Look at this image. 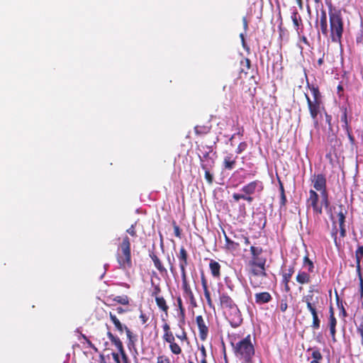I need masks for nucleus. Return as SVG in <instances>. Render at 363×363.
<instances>
[{"label": "nucleus", "mask_w": 363, "mask_h": 363, "mask_svg": "<svg viewBox=\"0 0 363 363\" xmlns=\"http://www.w3.org/2000/svg\"><path fill=\"white\" fill-rule=\"evenodd\" d=\"M197 150L200 152V153H203L205 152H212L213 150L212 145H201L198 147Z\"/></svg>", "instance_id": "obj_46"}, {"label": "nucleus", "mask_w": 363, "mask_h": 363, "mask_svg": "<svg viewBox=\"0 0 363 363\" xmlns=\"http://www.w3.org/2000/svg\"><path fill=\"white\" fill-rule=\"evenodd\" d=\"M311 272L305 271H299L296 277V281L301 284H308L311 282Z\"/></svg>", "instance_id": "obj_26"}, {"label": "nucleus", "mask_w": 363, "mask_h": 363, "mask_svg": "<svg viewBox=\"0 0 363 363\" xmlns=\"http://www.w3.org/2000/svg\"><path fill=\"white\" fill-rule=\"evenodd\" d=\"M328 7L329 21L330 23V38L331 41L340 43L343 33V19L340 10L333 8L331 0H325Z\"/></svg>", "instance_id": "obj_3"}, {"label": "nucleus", "mask_w": 363, "mask_h": 363, "mask_svg": "<svg viewBox=\"0 0 363 363\" xmlns=\"http://www.w3.org/2000/svg\"><path fill=\"white\" fill-rule=\"evenodd\" d=\"M196 322L199 328V337L201 340L204 341L206 340L208 334V328L206 325L204 319L202 315H197L196 318Z\"/></svg>", "instance_id": "obj_17"}, {"label": "nucleus", "mask_w": 363, "mask_h": 363, "mask_svg": "<svg viewBox=\"0 0 363 363\" xmlns=\"http://www.w3.org/2000/svg\"><path fill=\"white\" fill-rule=\"evenodd\" d=\"M218 291L219 293V305L220 308L224 310V312L228 311L237 306L233 298L226 293L220 294V289H218Z\"/></svg>", "instance_id": "obj_15"}, {"label": "nucleus", "mask_w": 363, "mask_h": 363, "mask_svg": "<svg viewBox=\"0 0 363 363\" xmlns=\"http://www.w3.org/2000/svg\"><path fill=\"white\" fill-rule=\"evenodd\" d=\"M263 189V183L259 180H254L242 187V193H234L232 197L235 202H238L242 199L246 201L249 204H251L254 201L252 195L256 192L261 193Z\"/></svg>", "instance_id": "obj_4"}, {"label": "nucleus", "mask_w": 363, "mask_h": 363, "mask_svg": "<svg viewBox=\"0 0 363 363\" xmlns=\"http://www.w3.org/2000/svg\"><path fill=\"white\" fill-rule=\"evenodd\" d=\"M314 292L319 294V290L315 289L314 285H311L309 286L307 294L304 295L301 298L302 302L306 303V308L310 313L319 311V309L321 308L322 298L318 296H315Z\"/></svg>", "instance_id": "obj_6"}, {"label": "nucleus", "mask_w": 363, "mask_h": 363, "mask_svg": "<svg viewBox=\"0 0 363 363\" xmlns=\"http://www.w3.org/2000/svg\"><path fill=\"white\" fill-rule=\"evenodd\" d=\"M220 264L216 260L211 259L209 263L211 273L214 278L220 277Z\"/></svg>", "instance_id": "obj_28"}, {"label": "nucleus", "mask_w": 363, "mask_h": 363, "mask_svg": "<svg viewBox=\"0 0 363 363\" xmlns=\"http://www.w3.org/2000/svg\"><path fill=\"white\" fill-rule=\"evenodd\" d=\"M311 181L314 188L313 190L320 191V193L328 191L327 179L325 174H314L311 176Z\"/></svg>", "instance_id": "obj_8"}, {"label": "nucleus", "mask_w": 363, "mask_h": 363, "mask_svg": "<svg viewBox=\"0 0 363 363\" xmlns=\"http://www.w3.org/2000/svg\"><path fill=\"white\" fill-rule=\"evenodd\" d=\"M347 213V211L345 209L344 206L342 204L339 205V212L337 213L338 223L345 222V217Z\"/></svg>", "instance_id": "obj_42"}, {"label": "nucleus", "mask_w": 363, "mask_h": 363, "mask_svg": "<svg viewBox=\"0 0 363 363\" xmlns=\"http://www.w3.org/2000/svg\"><path fill=\"white\" fill-rule=\"evenodd\" d=\"M107 298L108 300H111L123 306H128L130 303L129 298L127 295L117 296L114 297H113V296H109Z\"/></svg>", "instance_id": "obj_30"}, {"label": "nucleus", "mask_w": 363, "mask_h": 363, "mask_svg": "<svg viewBox=\"0 0 363 363\" xmlns=\"http://www.w3.org/2000/svg\"><path fill=\"white\" fill-rule=\"evenodd\" d=\"M237 162V156H234L233 153H227L223 158V165L225 169L232 170Z\"/></svg>", "instance_id": "obj_21"}, {"label": "nucleus", "mask_w": 363, "mask_h": 363, "mask_svg": "<svg viewBox=\"0 0 363 363\" xmlns=\"http://www.w3.org/2000/svg\"><path fill=\"white\" fill-rule=\"evenodd\" d=\"M156 363H170V359L169 357L164 354L159 355L157 357Z\"/></svg>", "instance_id": "obj_49"}, {"label": "nucleus", "mask_w": 363, "mask_h": 363, "mask_svg": "<svg viewBox=\"0 0 363 363\" xmlns=\"http://www.w3.org/2000/svg\"><path fill=\"white\" fill-rule=\"evenodd\" d=\"M205 171V179L209 184H211L213 182V176L210 172L211 169H203Z\"/></svg>", "instance_id": "obj_47"}, {"label": "nucleus", "mask_w": 363, "mask_h": 363, "mask_svg": "<svg viewBox=\"0 0 363 363\" xmlns=\"http://www.w3.org/2000/svg\"><path fill=\"white\" fill-rule=\"evenodd\" d=\"M155 299L156 304H157V307L159 308V309L160 311H162V312H164L166 315H167L169 306H168L163 296H160L159 297H156V298H155Z\"/></svg>", "instance_id": "obj_29"}, {"label": "nucleus", "mask_w": 363, "mask_h": 363, "mask_svg": "<svg viewBox=\"0 0 363 363\" xmlns=\"http://www.w3.org/2000/svg\"><path fill=\"white\" fill-rule=\"evenodd\" d=\"M251 267V274L254 276V278L250 279V284L252 288H258L262 285V282L258 281L256 278L257 277L261 276L263 277H267L266 269L265 267L259 268L257 266H250Z\"/></svg>", "instance_id": "obj_14"}, {"label": "nucleus", "mask_w": 363, "mask_h": 363, "mask_svg": "<svg viewBox=\"0 0 363 363\" xmlns=\"http://www.w3.org/2000/svg\"><path fill=\"white\" fill-rule=\"evenodd\" d=\"M337 319L335 317H328V327H336Z\"/></svg>", "instance_id": "obj_58"}, {"label": "nucleus", "mask_w": 363, "mask_h": 363, "mask_svg": "<svg viewBox=\"0 0 363 363\" xmlns=\"http://www.w3.org/2000/svg\"><path fill=\"white\" fill-rule=\"evenodd\" d=\"M125 332L126 333L127 337L129 340V344L134 345L135 342L137 340L136 335H134L130 330L127 327L124 326Z\"/></svg>", "instance_id": "obj_43"}, {"label": "nucleus", "mask_w": 363, "mask_h": 363, "mask_svg": "<svg viewBox=\"0 0 363 363\" xmlns=\"http://www.w3.org/2000/svg\"><path fill=\"white\" fill-rule=\"evenodd\" d=\"M250 335L236 341L235 338L231 340V345L235 357L241 363H250L255 355V350Z\"/></svg>", "instance_id": "obj_2"}, {"label": "nucleus", "mask_w": 363, "mask_h": 363, "mask_svg": "<svg viewBox=\"0 0 363 363\" xmlns=\"http://www.w3.org/2000/svg\"><path fill=\"white\" fill-rule=\"evenodd\" d=\"M224 233V237H225V248L228 250H230V251H236L239 249V247H240V244L238 242H235L234 241H233L232 240H230L225 234V232Z\"/></svg>", "instance_id": "obj_31"}, {"label": "nucleus", "mask_w": 363, "mask_h": 363, "mask_svg": "<svg viewBox=\"0 0 363 363\" xmlns=\"http://www.w3.org/2000/svg\"><path fill=\"white\" fill-rule=\"evenodd\" d=\"M319 195L317 191L311 189L309 191V197L308 198L306 203L308 207H311L313 213L316 215H321L323 213L322 205H319Z\"/></svg>", "instance_id": "obj_9"}, {"label": "nucleus", "mask_w": 363, "mask_h": 363, "mask_svg": "<svg viewBox=\"0 0 363 363\" xmlns=\"http://www.w3.org/2000/svg\"><path fill=\"white\" fill-rule=\"evenodd\" d=\"M152 285L153 289L151 291V296L155 297V298H156V297L160 296V294L161 293V288L159 284L154 285V284L152 283Z\"/></svg>", "instance_id": "obj_45"}, {"label": "nucleus", "mask_w": 363, "mask_h": 363, "mask_svg": "<svg viewBox=\"0 0 363 363\" xmlns=\"http://www.w3.org/2000/svg\"><path fill=\"white\" fill-rule=\"evenodd\" d=\"M340 108L341 111L340 121L342 123V126L343 129L348 130V128H351L350 125L351 116L350 118L348 116L349 111L347 107L346 106H342Z\"/></svg>", "instance_id": "obj_20"}, {"label": "nucleus", "mask_w": 363, "mask_h": 363, "mask_svg": "<svg viewBox=\"0 0 363 363\" xmlns=\"http://www.w3.org/2000/svg\"><path fill=\"white\" fill-rule=\"evenodd\" d=\"M177 301L178 307H179L180 313L182 314V316H184V313H185V309H184V308L183 306L182 301L181 297H178L177 298Z\"/></svg>", "instance_id": "obj_53"}, {"label": "nucleus", "mask_w": 363, "mask_h": 363, "mask_svg": "<svg viewBox=\"0 0 363 363\" xmlns=\"http://www.w3.org/2000/svg\"><path fill=\"white\" fill-rule=\"evenodd\" d=\"M116 259L119 268L123 270L130 269L133 267L130 242L127 235L123 238L122 242L119 245Z\"/></svg>", "instance_id": "obj_5"}, {"label": "nucleus", "mask_w": 363, "mask_h": 363, "mask_svg": "<svg viewBox=\"0 0 363 363\" xmlns=\"http://www.w3.org/2000/svg\"><path fill=\"white\" fill-rule=\"evenodd\" d=\"M318 313L319 311L311 313L313 319L311 328L313 330H318L320 328V320L318 316Z\"/></svg>", "instance_id": "obj_36"}, {"label": "nucleus", "mask_w": 363, "mask_h": 363, "mask_svg": "<svg viewBox=\"0 0 363 363\" xmlns=\"http://www.w3.org/2000/svg\"><path fill=\"white\" fill-rule=\"evenodd\" d=\"M225 313L227 314V318L233 328H238L242 324V318L238 306Z\"/></svg>", "instance_id": "obj_11"}, {"label": "nucleus", "mask_w": 363, "mask_h": 363, "mask_svg": "<svg viewBox=\"0 0 363 363\" xmlns=\"http://www.w3.org/2000/svg\"><path fill=\"white\" fill-rule=\"evenodd\" d=\"M201 286H202V288L203 290V294H204L205 298L206 300L208 306L211 309L215 310V305L213 303V299L211 297V292H210V290H209V288L208 286L207 279H206L204 275H201Z\"/></svg>", "instance_id": "obj_16"}, {"label": "nucleus", "mask_w": 363, "mask_h": 363, "mask_svg": "<svg viewBox=\"0 0 363 363\" xmlns=\"http://www.w3.org/2000/svg\"><path fill=\"white\" fill-rule=\"evenodd\" d=\"M135 225H136V223H135L134 224H132L130 225V227L128 229H127V230H126V232L132 237H137Z\"/></svg>", "instance_id": "obj_52"}, {"label": "nucleus", "mask_w": 363, "mask_h": 363, "mask_svg": "<svg viewBox=\"0 0 363 363\" xmlns=\"http://www.w3.org/2000/svg\"><path fill=\"white\" fill-rule=\"evenodd\" d=\"M164 334L162 338L165 342L169 343V347L171 352L175 355L181 354L182 352L181 347L175 342V337L173 333L171 331L170 326L168 323H165L162 325Z\"/></svg>", "instance_id": "obj_7"}, {"label": "nucleus", "mask_w": 363, "mask_h": 363, "mask_svg": "<svg viewBox=\"0 0 363 363\" xmlns=\"http://www.w3.org/2000/svg\"><path fill=\"white\" fill-rule=\"evenodd\" d=\"M303 267H307L308 272H313L315 267L314 264L313 262L309 259L308 255L304 256L303 259Z\"/></svg>", "instance_id": "obj_37"}, {"label": "nucleus", "mask_w": 363, "mask_h": 363, "mask_svg": "<svg viewBox=\"0 0 363 363\" xmlns=\"http://www.w3.org/2000/svg\"><path fill=\"white\" fill-rule=\"evenodd\" d=\"M240 40H241V43H242V45L243 47V48L247 50V52L250 51V48L249 46L246 44V42H245V36H244V34L243 33H240Z\"/></svg>", "instance_id": "obj_55"}, {"label": "nucleus", "mask_w": 363, "mask_h": 363, "mask_svg": "<svg viewBox=\"0 0 363 363\" xmlns=\"http://www.w3.org/2000/svg\"><path fill=\"white\" fill-rule=\"evenodd\" d=\"M212 125L210 121L201 125H196L194 127L195 134L198 136H203L208 134L211 130Z\"/></svg>", "instance_id": "obj_22"}, {"label": "nucleus", "mask_w": 363, "mask_h": 363, "mask_svg": "<svg viewBox=\"0 0 363 363\" xmlns=\"http://www.w3.org/2000/svg\"><path fill=\"white\" fill-rule=\"evenodd\" d=\"M329 329H330V333L331 335L332 340L333 342H336V337H335L336 327H329Z\"/></svg>", "instance_id": "obj_59"}, {"label": "nucleus", "mask_w": 363, "mask_h": 363, "mask_svg": "<svg viewBox=\"0 0 363 363\" xmlns=\"http://www.w3.org/2000/svg\"><path fill=\"white\" fill-rule=\"evenodd\" d=\"M323 114H324L325 118V122L328 123V128L331 130H332V116L328 113L325 108V111H323Z\"/></svg>", "instance_id": "obj_48"}, {"label": "nucleus", "mask_w": 363, "mask_h": 363, "mask_svg": "<svg viewBox=\"0 0 363 363\" xmlns=\"http://www.w3.org/2000/svg\"><path fill=\"white\" fill-rule=\"evenodd\" d=\"M107 336L110 341L112 342V344H113L116 347V348L121 352V354L125 355L123 345L121 340L118 337L113 335L110 331L107 333Z\"/></svg>", "instance_id": "obj_27"}, {"label": "nucleus", "mask_w": 363, "mask_h": 363, "mask_svg": "<svg viewBox=\"0 0 363 363\" xmlns=\"http://www.w3.org/2000/svg\"><path fill=\"white\" fill-rule=\"evenodd\" d=\"M286 201L287 200L285 194H282V195H280V206H285Z\"/></svg>", "instance_id": "obj_61"}, {"label": "nucleus", "mask_w": 363, "mask_h": 363, "mask_svg": "<svg viewBox=\"0 0 363 363\" xmlns=\"http://www.w3.org/2000/svg\"><path fill=\"white\" fill-rule=\"evenodd\" d=\"M356 259V272H362L361 261L363 259V245H357L354 252Z\"/></svg>", "instance_id": "obj_25"}, {"label": "nucleus", "mask_w": 363, "mask_h": 363, "mask_svg": "<svg viewBox=\"0 0 363 363\" xmlns=\"http://www.w3.org/2000/svg\"><path fill=\"white\" fill-rule=\"evenodd\" d=\"M255 299L257 304L262 305L271 301L272 297L269 292L264 291L255 294Z\"/></svg>", "instance_id": "obj_23"}, {"label": "nucleus", "mask_w": 363, "mask_h": 363, "mask_svg": "<svg viewBox=\"0 0 363 363\" xmlns=\"http://www.w3.org/2000/svg\"><path fill=\"white\" fill-rule=\"evenodd\" d=\"M335 301H336L337 307L340 311V315H342L343 318H346L347 316V313L343 306L342 301L340 299V297L337 292L335 293Z\"/></svg>", "instance_id": "obj_39"}, {"label": "nucleus", "mask_w": 363, "mask_h": 363, "mask_svg": "<svg viewBox=\"0 0 363 363\" xmlns=\"http://www.w3.org/2000/svg\"><path fill=\"white\" fill-rule=\"evenodd\" d=\"M179 266L181 270V276L186 275V267L189 264V255L184 247H181L179 253L177 255Z\"/></svg>", "instance_id": "obj_13"}, {"label": "nucleus", "mask_w": 363, "mask_h": 363, "mask_svg": "<svg viewBox=\"0 0 363 363\" xmlns=\"http://www.w3.org/2000/svg\"><path fill=\"white\" fill-rule=\"evenodd\" d=\"M306 87L310 90L313 96V98H311L308 94H305L308 112L313 121L314 127L315 128H318V118L322 117L323 111H325V104L323 99V96L317 84H310L307 81Z\"/></svg>", "instance_id": "obj_1"}, {"label": "nucleus", "mask_w": 363, "mask_h": 363, "mask_svg": "<svg viewBox=\"0 0 363 363\" xmlns=\"http://www.w3.org/2000/svg\"><path fill=\"white\" fill-rule=\"evenodd\" d=\"M291 18L292 20L294 28L298 35L303 33V21L301 15L298 13L297 10H294L292 13Z\"/></svg>", "instance_id": "obj_19"}, {"label": "nucleus", "mask_w": 363, "mask_h": 363, "mask_svg": "<svg viewBox=\"0 0 363 363\" xmlns=\"http://www.w3.org/2000/svg\"><path fill=\"white\" fill-rule=\"evenodd\" d=\"M211 153L205 152L199 155L202 169H211L214 166L215 160L210 156Z\"/></svg>", "instance_id": "obj_18"}, {"label": "nucleus", "mask_w": 363, "mask_h": 363, "mask_svg": "<svg viewBox=\"0 0 363 363\" xmlns=\"http://www.w3.org/2000/svg\"><path fill=\"white\" fill-rule=\"evenodd\" d=\"M300 37V41L304 43L307 46H310L309 41L308 40L307 38L302 33Z\"/></svg>", "instance_id": "obj_62"}, {"label": "nucleus", "mask_w": 363, "mask_h": 363, "mask_svg": "<svg viewBox=\"0 0 363 363\" xmlns=\"http://www.w3.org/2000/svg\"><path fill=\"white\" fill-rule=\"evenodd\" d=\"M109 317H110L112 323L115 325L116 328L121 333H122L125 330V329H124L125 325H123L122 323L120 322V320L118 319V318L116 316V315L113 314L111 312L109 313Z\"/></svg>", "instance_id": "obj_33"}, {"label": "nucleus", "mask_w": 363, "mask_h": 363, "mask_svg": "<svg viewBox=\"0 0 363 363\" xmlns=\"http://www.w3.org/2000/svg\"><path fill=\"white\" fill-rule=\"evenodd\" d=\"M174 233L177 238H181L182 236V230L178 225H177L175 221L172 222Z\"/></svg>", "instance_id": "obj_50"}, {"label": "nucleus", "mask_w": 363, "mask_h": 363, "mask_svg": "<svg viewBox=\"0 0 363 363\" xmlns=\"http://www.w3.org/2000/svg\"><path fill=\"white\" fill-rule=\"evenodd\" d=\"M320 198L321 201L319 205H322V207L324 206L325 208H328L330 203L328 191L320 193Z\"/></svg>", "instance_id": "obj_40"}, {"label": "nucleus", "mask_w": 363, "mask_h": 363, "mask_svg": "<svg viewBox=\"0 0 363 363\" xmlns=\"http://www.w3.org/2000/svg\"><path fill=\"white\" fill-rule=\"evenodd\" d=\"M182 288L184 296L189 298V303L193 308H196L198 305L194 292L187 280V275L182 276Z\"/></svg>", "instance_id": "obj_10"}, {"label": "nucleus", "mask_w": 363, "mask_h": 363, "mask_svg": "<svg viewBox=\"0 0 363 363\" xmlns=\"http://www.w3.org/2000/svg\"><path fill=\"white\" fill-rule=\"evenodd\" d=\"M324 57H325V54L323 53L322 57H320L318 60L316 67L319 68V67H320L323 65V63H324Z\"/></svg>", "instance_id": "obj_64"}, {"label": "nucleus", "mask_w": 363, "mask_h": 363, "mask_svg": "<svg viewBox=\"0 0 363 363\" xmlns=\"http://www.w3.org/2000/svg\"><path fill=\"white\" fill-rule=\"evenodd\" d=\"M263 250L261 247H255V246H251L250 247V252L252 255L251 259H255L257 257L260 256L262 253Z\"/></svg>", "instance_id": "obj_41"}, {"label": "nucleus", "mask_w": 363, "mask_h": 363, "mask_svg": "<svg viewBox=\"0 0 363 363\" xmlns=\"http://www.w3.org/2000/svg\"><path fill=\"white\" fill-rule=\"evenodd\" d=\"M345 131H346V133L347 135V137H348V139H349L350 143L354 144V138L352 134V128H348V130H345Z\"/></svg>", "instance_id": "obj_57"}, {"label": "nucleus", "mask_w": 363, "mask_h": 363, "mask_svg": "<svg viewBox=\"0 0 363 363\" xmlns=\"http://www.w3.org/2000/svg\"><path fill=\"white\" fill-rule=\"evenodd\" d=\"M167 260H168V262H169V270L172 272V274H174L175 273V272H176V269H175V267H174L173 263L172 262V261L170 259L169 256L167 257Z\"/></svg>", "instance_id": "obj_63"}, {"label": "nucleus", "mask_w": 363, "mask_h": 363, "mask_svg": "<svg viewBox=\"0 0 363 363\" xmlns=\"http://www.w3.org/2000/svg\"><path fill=\"white\" fill-rule=\"evenodd\" d=\"M139 318L140 320L142 325H145L147 320H149L148 315L142 311L140 312Z\"/></svg>", "instance_id": "obj_54"}, {"label": "nucleus", "mask_w": 363, "mask_h": 363, "mask_svg": "<svg viewBox=\"0 0 363 363\" xmlns=\"http://www.w3.org/2000/svg\"><path fill=\"white\" fill-rule=\"evenodd\" d=\"M150 257L152 259V260L154 263V265H155V268L158 270V272L161 274H167V270L164 267L160 259L154 252L150 253Z\"/></svg>", "instance_id": "obj_24"}, {"label": "nucleus", "mask_w": 363, "mask_h": 363, "mask_svg": "<svg viewBox=\"0 0 363 363\" xmlns=\"http://www.w3.org/2000/svg\"><path fill=\"white\" fill-rule=\"evenodd\" d=\"M311 357L313 360L310 363H320L323 359V355L318 349L312 350Z\"/></svg>", "instance_id": "obj_38"}, {"label": "nucleus", "mask_w": 363, "mask_h": 363, "mask_svg": "<svg viewBox=\"0 0 363 363\" xmlns=\"http://www.w3.org/2000/svg\"><path fill=\"white\" fill-rule=\"evenodd\" d=\"M288 304L286 299H282L280 303V310L281 312H285L287 310Z\"/></svg>", "instance_id": "obj_56"}, {"label": "nucleus", "mask_w": 363, "mask_h": 363, "mask_svg": "<svg viewBox=\"0 0 363 363\" xmlns=\"http://www.w3.org/2000/svg\"><path fill=\"white\" fill-rule=\"evenodd\" d=\"M176 336L181 341H184V340H188L186 333L184 330L182 331L181 335H177Z\"/></svg>", "instance_id": "obj_60"}, {"label": "nucleus", "mask_w": 363, "mask_h": 363, "mask_svg": "<svg viewBox=\"0 0 363 363\" xmlns=\"http://www.w3.org/2000/svg\"><path fill=\"white\" fill-rule=\"evenodd\" d=\"M267 259L263 257H257L255 259H251L249 262L250 266H257L259 268L265 267Z\"/></svg>", "instance_id": "obj_32"}, {"label": "nucleus", "mask_w": 363, "mask_h": 363, "mask_svg": "<svg viewBox=\"0 0 363 363\" xmlns=\"http://www.w3.org/2000/svg\"><path fill=\"white\" fill-rule=\"evenodd\" d=\"M240 72L247 74L248 71L251 67V61L250 59L247 57H242V60H240Z\"/></svg>", "instance_id": "obj_34"}, {"label": "nucleus", "mask_w": 363, "mask_h": 363, "mask_svg": "<svg viewBox=\"0 0 363 363\" xmlns=\"http://www.w3.org/2000/svg\"><path fill=\"white\" fill-rule=\"evenodd\" d=\"M247 144L246 142L240 143L239 145H238V147L236 150L237 154L242 153L243 151H245L247 149Z\"/></svg>", "instance_id": "obj_51"}, {"label": "nucleus", "mask_w": 363, "mask_h": 363, "mask_svg": "<svg viewBox=\"0 0 363 363\" xmlns=\"http://www.w3.org/2000/svg\"><path fill=\"white\" fill-rule=\"evenodd\" d=\"M316 24L319 26L320 30L324 37H330V28L328 29L326 11L323 7L320 9V18L316 20Z\"/></svg>", "instance_id": "obj_12"}, {"label": "nucleus", "mask_w": 363, "mask_h": 363, "mask_svg": "<svg viewBox=\"0 0 363 363\" xmlns=\"http://www.w3.org/2000/svg\"><path fill=\"white\" fill-rule=\"evenodd\" d=\"M357 277L359 278V297L360 299L363 298V277L361 272H357Z\"/></svg>", "instance_id": "obj_44"}, {"label": "nucleus", "mask_w": 363, "mask_h": 363, "mask_svg": "<svg viewBox=\"0 0 363 363\" xmlns=\"http://www.w3.org/2000/svg\"><path fill=\"white\" fill-rule=\"evenodd\" d=\"M294 272V267H289L286 271L282 273L281 282H290L291 277L293 276Z\"/></svg>", "instance_id": "obj_35"}]
</instances>
